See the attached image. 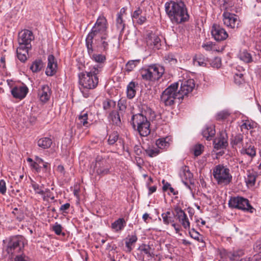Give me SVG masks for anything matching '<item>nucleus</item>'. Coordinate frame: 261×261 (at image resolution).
<instances>
[{
    "label": "nucleus",
    "mask_w": 261,
    "mask_h": 261,
    "mask_svg": "<svg viewBox=\"0 0 261 261\" xmlns=\"http://www.w3.org/2000/svg\"><path fill=\"white\" fill-rule=\"evenodd\" d=\"M166 14L173 24H181L188 21L189 15L186 5L181 1H171L165 4Z\"/></svg>",
    "instance_id": "obj_1"
},
{
    "label": "nucleus",
    "mask_w": 261,
    "mask_h": 261,
    "mask_svg": "<svg viewBox=\"0 0 261 261\" xmlns=\"http://www.w3.org/2000/svg\"><path fill=\"white\" fill-rule=\"evenodd\" d=\"M101 68L99 66H94L89 71L78 74L79 88L85 97H89V93L85 91L94 89L97 86L99 82L98 74L101 71Z\"/></svg>",
    "instance_id": "obj_2"
},
{
    "label": "nucleus",
    "mask_w": 261,
    "mask_h": 261,
    "mask_svg": "<svg viewBox=\"0 0 261 261\" xmlns=\"http://www.w3.org/2000/svg\"><path fill=\"white\" fill-rule=\"evenodd\" d=\"M108 24L106 18L103 16H99L91 31L88 34L86 43H93V40L108 37Z\"/></svg>",
    "instance_id": "obj_3"
},
{
    "label": "nucleus",
    "mask_w": 261,
    "mask_h": 261,
    "mask_svg": "<svg viewBox=\"0 0 261 261\" xmlns=\"http://www.w3.org/2000/svg\"><path fill=\"white\" fill-rule=\"evenodd\" d=\"M164 68L156 64H152L142 67L139 73L142 80L154 82L159 81L164 73Z\"/></svg>",
    "instance_id": "obj_4"
},
{
    "label": "nucleus",
    "mask_w": 261,
    "mask_h": 261,
    "mask_svg": "<svg viewBox=\"0 0 261 261\" xmlns=\"http://www.w3.org/2000/svg\"><path fill=\"white\" fill-rule=\"evenodd\" d=\"M130 123L133 128L136 129L141 136L146 137L150 134V122L142 114L133 115Z\"/></svg>",
    "instance_id": "obj_5"
},
{
    "label": "nucleus",
    "mask_w": 261,
    "mask_h": 261,
    "mask_svg": "<svg viewBox=\"0 0 261 261\" xmlns=\"http://www.w3.org/2000/svg\"><path fill=\"white\" fill-rule=\"evenodd\" d=\"M179 82H176L171 84L162 93L161 96V101L165 106H172L175 103L176 99L180 101L182 100L177 91Z\"/></svg>",
    "instance_id": "obj_6"
},
{
    "label": "nucleus",
    "mask_w": 261,
    "mask_h": 261,
    "mask_svg": "<svg viewBox=\"0 0 261 261\" xmlns=\"http://www.w3.org/2000/svg\"><path fill=\"white\" fill-rule=\"evenodd\" d=\"M24 238L21 236L11 238L5 249L7 253L11 257L21 255L24 248Z\"/></svg>",
    "instance_id": "obj_7"
},
{
    "label": "nucleus",
    "mask_w": 261,
    "mask_h": 261,
    "mask_svg": "<svg viewBox=\"0 0 261 261\" xmlns=\"http://www.w3.org/2000/svg\"><path fill=\"white\" fill-rule=\"evenodd\" d=\"M110 166L105 159H101L97 158L95 163L91 166L90 173L92 171L93 175H98L100 176L105 175L109 173Z\"/></svg>",
    "instance_id": "obj_8"
},
{
    "label": "nucleus",
    "mask_w": 261,
    "mask_h": 261,
    "mask_svg": "<svg viewBox=\"0 0 261 261\" xmlns=\"http://www.w3.org/2000/svg\"><path fill=\"white\" fill-rule=\"evenodd\" d=\"M228 205L231 208L249 211L251 213H252L254 210L249 203V200L242 197L231 198L228 201Z\"/></svg>",
    "instance_id": "obj_9"
},
{
    "label": "nucleus",
    "mask_w": 261,
    "mask_h": 261,
    "mask_svg": "<svg viewBox=\"0 0 261 261\" xmlns=\"http://www.w3.org/2000/svg\"><path fill=\"white\" fill-rule=\"evenodd\" d=\"M213 175L216 179H231L230 170L226 166L217 165L213 169Z\"/></svg>",
    "instance_id": "obj_10"
},
{
    "label": "nucleus",
    "mask_w": 261,
    "mask_h": 261,
    "mask_svg": "<svg viewBox=\"0 0 261 261\" xmlns=\"http://www.w3.org/2000/svg\"><path fill=\"white\" fill-rule=\"evenodd\" d=\"M180 89L178 91V95L182 100L185 96L191 92L195 87V82L193 79H189L180 82Z\"/></svg>",
    "instance_id": "obj_11"
},
{
    "label": "nucleus",
    "mask_w": 261,
    "mask_h": 261,
    "mask_svg": "<svg viewBox=\"0 0 261 261\" xmlns=\"http://www.w3.org/2000/svg\"><path fill=\"white\" fill-rule=\"evenodd\" d=\"M34 39L33 33L30 30L24 29L18 33V42L19 45L31 46V42Z\"/></svg>",
    "instance_id": "obj_12"
},
{
    "label": "nucleus",
    "mask_w": 261,
    "mask_h": 261,
    "mask_svg": "<svg viewBox=\"0 0 261 261\" xmlns=\"http://www.w3.org/2000/svg\"><path fill=\"white\" fill-rule=\"evenodd\" d=\"M240 152L242 155H248L251 160L256 155V148L250 140L248 138L245 139V143H243Z\"/></svg>",
    "instance_id": "obj_13"
},
{
    "label": "nucleus",
    "mask_w": 261,
    "mask_h": 261,
    "mask_svg": "<svg viewBox=\"0 0 261 261\" xmlns=\"http://www.w3.org/2000/svg\"><path fill=\"white\" fill-rule=\"evenodd\" d=\"M222 16L223 23L225 25L231 29L238 27L240 20L237 15L225 11Z\"/></svg>",
    "instance_id": "obj_14"
},
{
    "label": "nucleus",
    "mask_w": 261,
    "mask_h": 261,
    "mask_svg": "<svg viewBox=\"0 0 261 261\" xmlns=\"http://www.w3.org/2000/svg\"><path fill=\"white\" fill-rule=\"evenodd\" d=\"M211 34L217 41H221L226 39L228 35L224 29L220 25L214 24L212 27Z\"/></svg>",
    "instance_id": "obj_15"
},
{
    "label": "nucleus",
    "mask_w": 261,
    "mask_h": 261,
    "mask_svg": "<svg viewBox=\"0 0 261 261\" xmlns=\"http://www.w3.org/2000/svg\"><path fill=\"white\" fill-rule=\"evenodd\" d=\"M93 43H86V45L89 55L90 56L91 59L95 62L100 64L103 63L106 60V56L102 54L94 53V51L97 50V49L93 47Z\"/></svg>",
    "instance_id": "obj_16"
},
{
    "label": "nucleus",
    "mask_w": 261,
    "mask_h": 261,
    "mask_svg": "<svg viewBox=\"0 0 261 261\" xmlns=\"http://www.w3.org/2000/svg\"><path fill=\"white\" fill-rule=\"evenodd\" d=\"M51 94V90L47 85H43L38 90V95L42 102H46L49 100Z\"/></svg>",
    "instance_id": "obj_17"
},
{
    "label": "nucleus",
    "mask_w": 261,
    "mask_h": 261,
    "mask_svg": "<svg viewBox=\"0 0 261 261\" xmlns=\"http://www.w3.org/2000/svg\"><path fill=\"white\" fill-rule=\"evenodd\" d=\"M29 92V89L25 85L15 86L11 90V94L15 98L23 99Z\"/></svg>",
    "instance_id": "obj_18"
},
{
    "label": "nucleus",
    "mask_w": 261,
    "mask_h": 261,
    "mask_svg": "<svg viewBox=\"0 0 261 261\" xmlns=\"http://www.w3.org/2000/svg\"><path fill=\"white\" fill-rule=\"evenodd\" d=\"M48 64L45 71V73L47 76H53L57 72V63L55 61V57L50 55L48 56Z\"/></svg>",
    "instance_id": "obj_19"
},
{
    "label": "nucleus",
    "mask_w": 261,
    "mask_h": 261,
    "mask_svg": "<svg viewBox=\"0 0 261 261\" xmlns=\"http://www.w3.org/2000/svg\"><path fill=\"white\" fill-rule=\"evenodd\" d=\"M146 43L148 46L153 48L159 49L161 46V39L156 35L152 33L147 35Z\"/></svg>",
    "instance_id": "obj_20"
},
{
    "label": "nucleus",
    "mask_w": 261,
    "mask_h": 261,
    "mask_svg": "<svg viewBox=\"0 0 261 261\" xmlns=\"http://www.w3.org/2000/svg\"><path fill=\"white\" fill-rule=\"evenodd\" d=\"M105 38H99L98 40H93V46L97 51L101 50L106 51L109 48L108 37H105Z\"/></svg>",
    "instance_id": "obj_21"
},
{
    "label": "nucleus",
    "mask_w": 261,
    "mask_h": 261,
    "mask_svg": "<svg viewBox=\"0 0 261 261\" xmlns=\"http://www.w3.org/2000/svg\"><path fill=\"white\" fill-rule=\"evenodd\" d=\"M176 216L183 227L186 229H189L190 222L187 215L181 208L176 210Z\"/></svg>",
    "instance_id": "obj_22"
},
{
    "label": "nucleus",
    "mask_w": 261,
    "mask_h": 261,
    "mask_svg": "<svg viewBox=\"0 0 261 261\" xmlns=\"http://www.w3.org/2000/svg\"><path fill=\"white\" fill-rule=\"evenodd\" d=\"M214 147L219 149L226 147L228 145L227 136L225 132L220 133V136L214 141Z\"/></svg>",
    "instance_id": "obj_23"
},
{
    "label": "nucleus",
    "mask_w": 261,
    "mask_h": 261,
    "mask_svg": "<svg viewBox=\"0 0 261 261\" xmlns=\"http://www.w3.org/2000/svg\"><path fill=\"white\" fill-rule=\"evenodd\" d=\"M32 48V46L19 45L16 50L18 59L22 62H24L27 60V55L29 50Z\"/></svg>",
    "instance_id": "obj_24"
},
{
    "label": "nucleus",
    "mask_w": 261,
    "mask_h": 261,
    "mask_svg": "<svg viewBox=\"0 0 261 261\" xmlns=\"http://www.w3.org/2000/svg\"><path fill=\"white\" fill-rule=\"evenodd\" d=\"M88 115L87 112H82L77 116L76 123L78 126L88 127L91 123L88 121Z\"/></svg>",
    "instance_id": "obj_25"
},
{
    "label": "nucleus",
    "mask_w": 261,
    "mask_h": 261,
    "mask_svg": "<svg viewBox=\"0 0 261 261\" xmlns=\"http://www.w3.org/2000/svg\"><path fill=\"white\" fill-rule=\"evenodd\" d=\"M171 141V138L169 137H166L158 139L156 141L155 144L159 149H165L169 147Z\"/></svg>",
    "instance_id": "obj_26"
},
{
    "label": "nucleus",
    "mask_w": 261,
    "mask_h": 261,
    "mask_svg": "<svg viewBox=\"0 0 261 261\" xmlns=\"http://www.w3.org/2000/svg\"><path fill=\"white\" fill-rule=\"evenodd\" d=\"M138 238L135 233L131 235H128L125 239V247L128 252H130L133 250L132 246L136 243Z\"/></svg>",
    "instance_id": "obj_27"
},
{
    "label": "nucleus",
    "mask_w": 261,
    "mask_h": 261,
    "mask_svg": "<svg viewBox=\"0 0 261 261\" xmlns=\"http://www.w3.org/2000/svg\"><path fill=\"white\" fill-rule=\"evenodd\" d=\"M126 225V222L124 218H119L111 224V227L116 232H119L123 229Z\"/></svg>",
    "instance_id": "obj_28"
},
{
    "label": "nucleus",
    "mask_w": 261,
    "mask_h": 261,
    "mask_svg": "<svg viewBox=\"0 0 261 261\" xmlns=\"http://www.w3.org/2000/svg\"><path fill=\"white\" fill-rule=\"evenodd\" d=\"M244 254V252L243 250L237 249L228 252L227 256L230 260H238Z\"/></svg>",
    "instance_id": "obj_29"
},
{
    "label": "nucleus",
    "mask_w": 261,
    "mask_h": 261,
    "mask_svg": "<svg viewBox=\"0 0 261 261\" xmlns=\"http://www.w3.org/2000/svg\"><path fill=\"white\" fill-rule=\"evenodd\" d=\"M193 176V174L190 172L189 167L184 166L181 168L179 177L181 179H191Z\"/></svg>",
    "instance_id": "obj_30"
},
{
    "label": "nucleus",
    "mask_w": 261,
    "mask_h": 261,
    "mask_svg": "<svg viewBox=\"0 0 261 261\" xmlns=\"http://www.w3.org/2000/svg\"><path fill=\"white\" fill-rule=\"evenodd\" d=\"M215 129L214 126L213 125L206 126L202 132L203 137L205 138L206 140H211L215 135Z\"/></svg>",
    "instance_id": "obj_31"
},
{
    "label": "nucleus",
    "mask_w": 261,
    "mask_h": 261,
    "mask_svg": "<svg viewBox=\"0 0 261 261\" xmlns=\"http://www.w3.org/2000/svg\"><path fill=\"white\" fill-rule=\"evenodd\" d=\"M138 85L135 82H130L127 86V97L129 99L133 98L136 94V87Z\"/></svg>",
    "instance_id": "obj_32"
},
{
    "label": "nucleus",
    "mask_w": 261,
    "mask_h": 261,
    "mask_svg": "<svg viewBox=\"0 0 261 261\" xmlns=\"http://www.w3.org/2000/svg\"><path fill=\"white\" fill-rule=\"evenodd\" d=\"M140 59L129 60L125 66V71L127 73L133 71L135 68L140 63Z\"/></svg>",
    "instance_id": "obj_33"
},
{
    "label": "nucleus",
    "mask_w": 261,
    "mask_h": 261,
    "mask_svg": "<svg viewBox=\"0 0 261 261\" xmlns=\"http://www.w3.org/2000/svg\"><path fill=\"white\" fill-rule=\"evenodd\" d=\"M31 185L36 193L43 195L45 192H44V189L45 187H47L45 184L41 183L37 184L34 180H31Z\"/></svg>",
    "instance_id": "obj_34"
},
{
    "label": "nucleus",
    "mask_w": 261,
    "mask_h": 261,
    "mask_svg": "<svg viewBox=\"0 0 261 261\" xmlns=\"http://www.w3.org/2000/svg\"><path fill=\"white\" fill-rule=\"evenodd\" d=\"M182 182L192 192L198 191L199 184L198 180H182Z\"/></svg>",
    "instance_id": "obj_35"
},
{
    "label": "nucleus",
    "mask_w": 261,
    "mask_h": 261,
    "mask_svg": "<svg viewBox=\"0 0 261 261\" xmlns=\"http://www.w3.org/2000/svg\"><path fill=\"white\" fill-rule=\"evenodd\" d=\"M51 144L52 140L48 137L41 138L38 141V145L43 149L49 148Z\"/></svg>",
    "instance_id": "obj_36"
},
{
    "label": "nucleus",
    "mask_w": 261,
    "mask_h": 261,
    "mask_svg": "<svg viewBox=\"0 0 261 261\" xmlns=\"http://www.w3.org/2000/svg\"><path fill=\"white\" fill-rule=\"evenodd\" d=\"M43 67V62L41 60L38 59L36 60L32 63L30 67V69L33 72H38L41 70Z\"/></svg>",
    "instance_id": "obj_37"
},
{
    "label": "nucleus",
    "mask_w": 261,
    "mask_h": 261,
    "mask_svg": "<svg viewBox=\"0 0 261 261\" xmlns=\"http://www.w3.org/2000/svg\"><path fill=\"white\" fill-rule=\"evenodd\" d=\"M141 252H143L146 254L148 257H153L154 254L152 252V250L149 245L142 244L138 248Z\"/></svg>",
    "instance_id": "obj_38"
},
{
    "label": "nucleus",
    "mask_w": 261,
    "mask_h": 261,
    "mask_svg": "<svg viewBox=\"0 0 261 261\" xmlns=\"http://www.w3.org/2000/svg\"><path fill=\"white\" fill-rule=\"evenodd\" d=\"M172 215H173V214L172 215L170 211H167L162 214L161 216L163 219V221L165 224L169 225L170 223L172 224L174 222Z\"/></svg>",
    "instance_id": "obj_39"
},
{
    "label": "nucleus",
    "mask_w": 261,
    "mask_h": 261,
    "mask_svg": "<svg viewBox=\"0 0 261 261\" xmlns=\"http://www.w3.org/2000/svg\"><path fill=\"white\" fill-rule=\"evenodd\" d=\"M109 118L113 124L119 126L121 124V120L118 112L116 111H112L109 115Z\"/></svg>",
    "instance_id": "obj_40"
},
{
    "label": "nucleus",
    "mask_w": 261,
    "mask_h": 261,
    "mask_svg": "<svg viewBox=\"0 0 261 261\" xmlns=\"http://www.w3.org/2000/svg\"><path fill=\"white\" fill-rule=\"evenodd\" d=\"M118 141L121 143V139L119 138V135L117 132H113L109 136L108 140V144L110 145H114Z\"/></svg>",
    "instance_id": "obj_41"
},
{
    "label": "nucleus",
    "mask_w": 261,
    "mask_h": 261,
    "mask_svg": "<svg viewBox=\"0 0 261 261\" xmlns=\"http://www.w3.org/2000/svg\"><path fill=\"white\" fill-rule=\"evenodd\" d=\"M214 5L220 7L221 9L226 10L230 6V0H212Z\"/></svg>",
    "instance_id": "obj_42"
},
{
    "label": "nucleus",
    "mask_w": 261,
    "mask_h": 261,
    "mask_svg": "<svg viewBox=\"0 0 261 261\" xmlns=\"http://www.w3.org/2000/svg\"><path fill=\"white\" fill-rule=\"evenodd\" d=\"M239 57L240 60L245 63H250L252 61L251 55L246 50L241 51L239 53Z\"/></svg>",
    "instance_id": "obj_43"
},
{
    "label": "nucleus",
    "mask_w": 261,
    "mask_h": 261,
    "mask_svg": "<svg viewBox=\"0 0 261 261\" xmlns=\"http://www.w3.org/2000/svg\"><path fill=\"white\" fill-rule=\"evenodd\" d=\"M162 182L163 184L162 190L163 192H167L169 190L170 192L174 195L178 194V191H175L170 183L166 181V180H162Z\"/></svg>",
    "instance_id": "obj_44"
},
{
    "label": "nucleus",
    "mask_w": 261,
    "mask_h": 261,
    "mask_svg": "<svg viewBox=\"0 0 261 261\" xmlns=\"http://www.w3.org/2000/svg\"><path fill=\"white\" fill-rule=\"evenodd\" d=\"M12 214L18 221H21L24 218V214L23 210L20 208L18 209L16 207L14 208L13 211L12 212Z\"/></svg>",
    "instance_id": "obj_45"
},
{
    "label": "nucleus",
    "mask_w": 261,
    "mask_h": 261,
    "mask_svg": "<svg viewBox=\"0 0 261 261\" xmlns=\"http://www.w3.org/2000/svg\"><path fill=\"white\" fill-rule=\"evenodd\" d=\"M116 25L117 30L120 32V34L122 33L125 28L123 17L117 16Z\"/></svg>",
    "instance_id": "obj_46"
},
{
    "label": "nucleus",
    "mask_w": 261,
    "mask_h": 261,
    "mask_svg": "<svg viewBox=\"0 0 261 261\" xmlns=\"http://www.w3.org/2000/svg\"><path fill=\"white\" fill-rule=\"evenodd\" d=\"M230 115V113L227 110H223L218 112L216 115L217 120H224L227 119Z\"/></svg>",
    "instance_id": "obj_47"
},
{
    "label": "nucleus",
    "mask_w": 261,
    "mask_h": 261,
    "mask_svg": "<svg viewBox=\"0 0 261 261\" xmlns=\"http://www.w3.org/2000/svg\"><path fill=\"white\" fill-rule=\"evenodd\" d=\"M145 152L149 157L153 158L157 156L160 151L158 148L149 147L145 150Z\"/></svg>",
    "instance_id": "obj_48"
},
{
    "label": "nucleus",
    "mask_w": 261,
    "mask_h": 261,
    "mask_svg": "<svg viewBox=\"0 0 261 261\" xmlns=\"http://www.w3.org/2000/svg\"><path fill=\"white\" fill-rule=\"evenodd\" d=\"M245 143V140L243 139V136L241 134L236 135L231 141L232 145H238Z\"/></svg>",
    "instance_id": "obj_49"
},
{
    "label": "nucleus",
    "mask_w": 261,
    "mask_h": 261,
    "mask_svg": "<svg viewBox=\"0 0 261 261\" xmlns=\"http://www.w3.org/2000/svg\"><path fill=\"white\" fill-rule=\"evenodd\" d=\"M202 47L205 50H207V51L217 50L216 47V44L211 41H209L205 43H203L202 45Z\"/></svg>",
    "instance_id": "obj_50"
},
{
    "label": "nucleus",
    "mask_w": 261,
    "mask_h": 261,
    "mask_svg": "<svg viewBox=\"0 0 261 261\" xmlns=\"http://www.w3.org/2000/svg\"><path fill=\"white\" fill-rule=\"evenodd\" d=\"M164 59L165 62L166 63H169L172 65L175 64L177 62L175 56L172 54H168L165 55Z\"/></svg>",
    "instance_id": "obj_51"
},
{
    "label": "nucleus",
    "mask_w": 261,
    "mask_h": 261,
    "mask_svg": "<svg viewBox=\"0 0 261 261\" xmlns=\"http://www.w3.org/2000/svg\"><path fill=\"white\" fill-rule=\"evenodd\" d=\"M188 230L189 233L191 238L199 242H202L203 240L200 239L199 238L200 234L198 231H196L194 228H192L191 229H189Z\"/></svg>",
    "instance_id": "obj_52"
},
{
    "label": "nucleus",
    "mask_w": 261,
    "mask_h": 261,
    "mask_svg": "<svg viewBox=\"0 0 261 261\" xmlns=\"http://www.w3.org/2000/svg\"><path fill=\"white\" fill-rule=\"evenodd\" d=\"M44 192H45L44 194L42 195L43 200H46L48 198H50L52 200L54 199L53 194L50 192L48 188L45 187Z\"/></svg>",
    "instance_id": "obj_53"
},
{
    "label": "nucleus",
    "mask_w": 261,
    "mask_h": 261,
    "mask_svg": "<svg viewBox=\"0 0 261 261\" xmlns=\"http://www.w3.org/2000/svg\"><path fill=\"white\" fill-rule=\"evenodd\" d=\"M204 146L201 144H197L193 148V152L195 156L200 155L203 151Z\"/></svg>",
    "instance_id": "obj_54"
},
{
    "label": "nucleus",
    "mask_w": 261,
    "mask_h": 261,
    "mask_svg": "<svg viewBox=\"0 0 261 261\" xmlns=\"http://www.w3.org/2000/svg\"><path fill=\"white\" fill-rule=\"evenodd\" d=\"M115 105V102L110 99L104 101L102 103L103 108L105 110H109L112 106Z\"/></svg>",
    "instance_id": "obj_55"
},
{
    "label": "nucleus",
    "mask_w": 261,
    "mask_h": 261,
    "mask_svg": "<svg viewBox=\"0 0 261 261\" xmlns=\"http://www.w3.org/2000/svg\"><path fill=\"white\" fill-rule=\"evenodd\" d=\"M127 101L125 98H121L118 102V107L120 111H124L126 108Z\"/></svg>",
    "instance_id": "obj_56"
},
{
    "label": "nucleus",
    "mask_w": 261,
    "mask_h": 261,
    "mask_svg": "<svg viewBox=\"0 0 261 261\" xmlns=\"http://www.w3.org/2000/svg\"><path fill=\"white\" fill-rule=\"evenodd\" d=\"M234 81L238 85L241 84L244 81L243 74L242 73L235 74L234 75Z\"/></svg>",
    "instance_id": "obj_57"
},
{
    "label": "nucleus",
    "mask_w": 261,
    "mask_h": 261,
    "mask_svg": "<svg viewBox=\"0 0 261 261\" xmlns=\"http://www.w3.org/2000/svg\"><path fill=\"white\" fill-rule=\"evenodd\" d=\"M53 230L57 235H60L62 231V227L61 225L56 223L53 226Z\"/></svg>",
    "instance_id": "obj_58"
},
{
    "label": "nucleus",
    "mask_w": 261,
    "mask_h": 261,
    "mask_svg": "<svg viewBox=\"0 0 261 261\" xmlns=\"http://www.w3.org/2000/svg\"><path fill=\"white\" fill-rule=\"evenodd\" d=\"M254 124L249 121H246L242 125V128L247 129H250L254 127Z\"/></svg>",
    "instance_id": "obj_59"
},
{
    "label": "nucleus",
    "mask_w": 261,
    "mask_h": 261,
    "mask_svg": "<svg viewBox=\"0 0 261 261\" xmlns=\"http://www.w3.org/2000/svg\"><path fill=\"white\" fill-rule=\"evenodd\" d=\"M142 11V10L138 8L137 10L135 11L132 15V19L134 22L137 19L140 15H141Z\"/></svg>",
    "instance_id": "obj_60"
},
{
    "label": "nucleus",
    "mask_w": 261,
    "mask_h": 261,
    "mask_svg": "<svg viewBox=\"0 0 261 261\" xmlns=\"http://www.w3.org/2000/svg\"><path fill=\"white\" fill-rule=\"evenodd\" d=\"M56 171L58 174H60L61 176H64L65 173L64 167L62 165H59L57 166Z\"/></svg>",
    "instance_id": "obj_61"
},
{
    "label": "nucleus",
    "mask_w": 261,
    "mask_h": 261,
    "mask_svg": "<svg viewBox=\"0 0 261 261\" xmlns=\"http://www.w3.org/2000/svg\"><path fill=\"white\" fill-rule=\"evenodd\" d=\"M201 58H199L198 57H195L193 59V63L195 66H204L205 65V63L201 61Z\"/></svg>",
    "instance_id": "obj_62"
},
{
    "label": "nucleus",
    "mask_w": 261,
    "mask_h": 261,
    "mask_svg": "<svg viewBox=\"0 0 261 261\" xmlns=\"http://www.w3.org/2000/svg\"><path fill=\"white\" fill-rule=\"evenodd\" d=\"M30 166L37 172H40L42 170V167L37 164V162H35V161L32 162V164H30Z\"/></svg>",
    "instance_id": "obj_63"
},
{
    "label": "nucleus",
    "mask_w": 261,
    "mask_h": 261,
    "mask_svg": "<svg viewBox=\"0 0 261 261\" xmlns=\"http://www.w3.org/2000/svg\"><path fill=\"white\" fill-rule=\"evenodd\" d=\"M6 186L5 180H0V193L5 194L6 192Z\"/></svg>",
    "instance_id": "obj_64"
}]
</instances>
